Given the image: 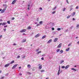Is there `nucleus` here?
Segmentation results:
<instances>
[{
    "mask_svg": "<svg viewBox=\"0 0 79 79\" xmlns=\"http://www.w3.org/2000/svg\"><path fill=\"white\" fill-rule=\"evenodd\" d=\"M73 28V26H72L71 27V29H72Z\"/></svg>",
    "mask_w": 79,
    "mask_h": 79,
    "instance_id": "nucleus-51",
    "label": "nucleus"
},
{
    "mask_svg": "<svg viewBox=\"0 0 79 79\" xmlns=\"http://www.w3.org/2000/svg\"><path fill=\"white\" fill-rule=\"evenodd\" d=\"M52 41V39H51L48 42V44H50Z\"/></svg>",
    "mask_w": 79,
    "mask_h": 79,
    "instance_id": "nucleus-10",
    "label": "nucleus"
},
{
    "mask_svg": "<svg viewBox=\"0 0 79 79\" xmlns=\"http://www.w3.org/2000/svg\"><path fill=\"white\" fill-rule=\"evenodd\" d=\"M69 67V65H68L66 66L65 67V69H68Z\"/></svg>",
    "mask_w": 79,
    "mask_h": 79,
    "instance_id": "nucleus-9",
    "label": "nucleus"
},
{
    "mask_svg": "<svg viewBox=\"0 0 79 79\" xmlns=\"http://www.w3.org/2000/svg\"><path fill=\"white\" fill-rule=\"evenodd\" d=\"M20 58V56H17V58Z\"/></svg>",
    "mask_w": 79,
    "mask_h": 79,
    "instance_id": "nucleus-40",
    "label": "nucleus"
},
{
    "mask_svg": "<svg viewBox=\"0 0 79 79\" xmlns=\"http://www.w3.org/2000/svg\"><path fill=\"white\" fill-rule=\"evenodd\" d=\"M39 23L40 24H43V22L42 21H41Z\"/></svg>",
    "mask_w": 79,
    "mask_h": 79,
    "instance_id": "nucleus-18",
    "label": "nucleus"
},
{
    "mask_svg": "<svg viewBox=\"0 0 79 79\" xmlns=\"http://www.w3.org/2000/svg\"><path fill=\"white\" fill-rule=\"evenodd\" d=\"M75 14H76V12H73V15L74 16V15H75Z\"/></svg>",
    "mask_w": 79,
    "mask_h": 79,
    "instance_id": "nucleus-48",
    "label": "nucleus"
},
{
    "mask_svg": "<svg viewBox=\"0 0 79 79\" xmlns=\"http://www.w3.org/2000/svg\"><path fill=\"white\" fill-rule=\"evenodd\" d=\"M64 61V60H61L60 61V64H62V63H63Z\"/></svg>",
    "mask_w": 79,
    "mask_h": 79,
    "instance_id": "nucleus-22",
    "label": "nucleus"
},
{
    "mask_svg": "<svg viewBox=\"0 0 79 79\" xmlns=\"http://www.w3.org/2000/svg\"><path fill=\"white\" fill-rule=\"evenodd\" d=\"M1 55H4V53H3L2 52H1Z\"/></svg>",
    "mask_w": 79,
    "mask_h": 79,
    "instance_id": "nucleus-44",
    "label": "nucleus"
},
{
    "mask_svg": "<svg viewBox=\"0 0 79 79\" xmlns=\"http://www.w3.org/2000/svg\"><path fill=\"white\" fill-rule=\"evenodd\" d=\"M26 42V39H23V40L22 41V43H24V42Z\"/></svg>",
    "mask_w": 79,
    "mask_h": 79,
    "instance_id": "nucleus-7",
    "label": "nucleus"
},
{
    "mask_svg": "<svg viewBox=\"0 0 79 79\" xmlns=\"http://www.w3.org/2000/svg\"><path fill=\"white\" fill-rule=\"evenodd\" d=\"M60 49H58L56 50L57 52H60Z\"/></svg>",
    "mask_w": 79,
    "mask_h": 79,
    "instance_id": "nucleus-24",
    "label": "nucleus"
},
{
    "mask_svg": "<svg viewBox=\"0 0 79 79\" xmlns=\"http://www.w3.org/2000/svg\"><path fill=\"white\" fill-rule=\"evenodd\" d=\"M70 48H68L66 49V51L67 52H68V51H69V50Z\"/></svg>",
    "mask_w": 79,
    "mask_h": 79,
    "instance_id": "nucleus-14",
    "label": "nucleus"
},
{
    "mask_svg": "<svg viewBox=\"0 0 79 79\" xmlns=\"http://www.w3.org/2000/svg\"><path fill=\"white\" fill-rule=\"evenodd\" d=\"M2 38V35H0V39H1Z\"/></svg>",
    "mask_w": 79,
    "mask_h": 79,
    "instance_id": "nucleus-37",
    "label": "nucleus"
},
{
    "mask_svg": "<svg viewBox=\"0 0 79 79\" xmlns=\"http://www.w3.org/2000/svg\"><path fill=\"white\" fill-rule=\"evenodd\" d=\"M14 19H15V18L14 17H13L12 18V20H13Z\"/></svg>",
    "mask_w": 79,
    "mask_h": 79,
    "instance_id": "nucleus-49",
    "label": "nucleus"
},
{
    "mask_svg": "<svg viewBox=\"0 0 79 79\" xmlns=\"http://www.w3.org/2000/svg\"><path fill=\"white\" fill-rule=\"evenodd\" d=\"M17 1V0H14L13 1L12 4H15V3H16V2Z\"/></svg>",
    "mask_w": 79,
    "mask_h": 79,
    "instance_id": "nucleus-8",
    "label": "nucleus"
},
{
    "mask_svg": "<svg viewBox=\"0 0 79 79\" xmlns=\"http://www.w3.org/2000/svg\"><path fill=\"white\" fill-rule=\"evenodd\" d=\"M13 45H14V46L16 45V44L14 43L13 44Z\"/></svg>",
    "mask_w": 79,
    "mask_h": 79,
    "instance_id": "nucleus-50",
    "label": "nucleus"
},
{
    "mask_svg": "<svg viewBox=\"0 0 79 79\" xmlns=\"http://www.w3.org/2000/svg\"><path fill=\"white\" fill-rule=\"evenodd\" d=\"M42 65L40 66L39 67V69H42Z\"/></svg>",
    "mask_w": 79,
    "mask_h": 79,
    "instance_id": "nucleus-21",
    "label": "nucleus"
},
{
    "mask_svg": "<svg viewBox=\"0 0 79 79\" xmlns=\"http://www.w3.org/2000/svg\"><path fill=\"white\" fill-rule=\"evenodd\" d=\"M40 10H42V8H41V7H40Z\"/></svg>",
    "mask_w": 79,
    "mask_h": 79,
    "instance_id": "nucleus-57",
    "label": "nucleus"
},
{
    "mask_svg": "<svg viewBox=\"0 0 79 79\" xmlns=\"http://www.w3.org/2000/svg\"><path fill=\"white\" fill-rule=\"evenodd\" d=\"M6 28L4 29V31H6Z\"/></svg>",
    "mask_w": 79,
    "mask_h": 79,
    "instance_id": "nucleus-59",
    "label": "nucleus"
},
{
    "mask_svg": "<svg viewBox=\"0 0 79 79\" xmlns=\"http://www.w3.org/2000/svg\"><path fill=\"white\" fill-rule=\"evenodd\" d=\"M22 48H19V50H22Z\"/></svg>",
    "mask_w": 79,
    "mask_h": 79,
    "instance_id": "nucleus-54",
    "label": "nucleus"
},
{
    "mask_svg": "<svg viewBox=\"0 0 79 79\" xmlns=\"http://www.w3.org/2000/svg\"><path fill=\"white\" fill-rule=\"evenodd\" d=\"M15 63V60H12L10 63V64H13Z\"/></svg>",
    "mask_w": 79,
    "mask_h": 79,
    "instance_id": "nucleus-16",
    "label": "nucleus"
},
{
    "mask_svg": "<svg viewBox=\"0 0 79 79\" xmlns=\"http://www.w3.org/2000/svg\"><path fill=\"white\" fill-rule=\"evenodd\" d=\"M56 12L55 11H53L52 12V14H55V13Z\"/></svg>",
    "mask_w": 79,
    "mask_h": 79,
    "instance_id": "nucleus-43",
    "label": "nucleus"
},
{
    "mask_svg": "<svg viewBox=\"0 0 79 79\" xmlns=\"http://www.w3.org/2000/svg\"><path fill=\"white\" fill-rule=\"evenodd\" d=\"M19 75H20V76H21V75H22V74H21V73H19Z\"/></svg>",
    "mask_w": 79,
    "mask_h": 79,
    "instance_id": "nucleus-53",
    "label": "nucleus"
},
{
    "mask_svg": "<svg viewBox=\"0 0 79 79\" xmlns=\"http://www.w3.org/2000/svg\"><path fill=\"white\" fill-rule=\"evenodd\" d=\"M52 31H54L55 30V28H54L52 27Z\"/></svg>",
    "mask_w": 79,
    "mask_h": 79,
    "instance_id": "nucleus-35",
    "label": "nucleus"
},
{
    "mask_svg": "<svg viewBox=\"0 0 79 79\" xmlns=\"http://www.w3.org/2000/svg\"><path fill=\"white\" fill-rule=\"evenodd\" d=\"M27 67H28L29 68H31V65H30V64L28 65Z\"/></svg>",
    "mask_w": 79,
    "mask_h": 79,
    "instance_id": "nucleus-25",
    "label": "nucleus"
},
{
    "mask_svg": "<svg viewBox=\"0 0 79 79\" xmlns=\"http://www.w3.org/2000/svg\"><path fill=\"white\" fill-rule=\"evenodd\" d=\"M41 53V51H40L37 52V54H39V53Z\"/></svg>",
    "mask_w": 79,
    "mask_h": 79,
    "instance_id": "nucleus-28",
    "label": "nucleus"
},
{
    "mask_svg": "<svg viewBox=\"0 0 79 79\" xmlns=\"http://www.w3.org/2000/svg\"><path fill=\"white\" fill-rule=\"evenodd\" d=\"M26 31V30L25 29H23L20 31V32H24Z\"/></svg>",
    "mask_w": 79,
    "mask_h": 79,
    "instance_id": "nucleus-2",
    "label": "nucleus"
},
{
    "mask_svg": "<svg viewBox=\"0 0 79 79\" xmlns=\"http://www.w3.org/2000/svg\"><path fill=\"white\" fill-rule=\"evenodd\" d=\"M2 23V26H4V25H6V23Z\"/></svg>",
    "mask_w": 79,
    "mask_h": 79,
    "instance_id": "nucleus-11",
    "label": "nucleus"
},
{
    "mask_svg": "<svg viewBox=\"0 0 79 79\" xmlns=\"http://www.w3.org/2000/svg\"><path fill=\"white\" fill-rule=\"evenodd\" d=\"M65 10H66V8H63V11H65Z\"/></svg>",
    "mask_w": 79,
    "mask_h": 79,
    "instance_id": "nucleus-30",
    "label": "nucleus"
},
{
    "mask_svg": "<svg viewBox=\"0 0 79 79\" xmlns=\"http://www.w3.org/2000/svg\"><path fill=\"white\" fill-rule=\"evenodd\" d=\"M60 30H61V28H57V31H60Z\"/></svg>",
    "mask_w": 79,
    "mask_h": 79,
    "instance_id": "nucleus-33",
    "label": "nucleus"
},
{
    "mask_svg": "<svg viewBox=\"0 0 79 79\" xmlns=\"http://www.w3.org/2000/svg\"><path fill=\"white\" fill-rule=\"evenodd\" d=\"M58 38H56L54 39V42H57V41H58Z\"/></svg>",
    "mask_w": 79,
    "mask_h": 79,
    "instance_id": "nucleus-4",
    "label": "nucleus"
},
{
    "mask_svg": "<svg viewBox=\"0 0 79 79\" xmlns=\"http://www.w3.org/2000/svg\"><path fill=\"white\" fill-rule=\"evenodd\" d=\"M71 69V70H74V68H72V69Z\"/></svg>",
    "mask_w": 79,
    "mask_h": 79,
    "instance_id": "nucleus-56",
    "label": "nucleus"
},
{
    "mask_svg": "<svg viewBox=\"0 0 79 79\" xmlns=\"http://www.w3.org/2000/svg\"><path fill=\"white\" fill-rule=\"evenodd\" d=\"M79 25L77 24V27H78V28H79Z\"/></svg>",
    "mask_w": 79,
    "mask_h": 79,
    "instance_id": "nucleus-36",
    "label": "nucleus"
},
{
    "mask_svg": "<svg viewBox=\"0 0 79 79\" xmlns=\"http://www.w3.org/2000/svg\"><path fill=\"white\" fill-rule=\"evenodd\" d=\"M39 37V34H37L35 36V37H36V38L37 37Z\"/></svg>",
    "mask_w": 79,
    "mask_h": 79,
    "instance_id": "nucleus-13",
    "label": "nucleus"
},
{
    "mask_svg": "<svg viewBox=\"0 0 79 79\" xmlns=\"http://www.w3.org/2000/svg\"><path fill=\"white\" fill-rule=\"evenodd\" d=\"M4 77H1V79H3V78H4Z\"/></svg>",
    "mask_w": 79,
    "mask_h": 79,
    "instance_id": "nucleus-42",
    "label": "nucleus"
},
{
    "mask_svg": "<svg viewBox=\"0 0 79 79\" xmlns=\"http://www.w3.org/2000/svg\"><path fill=\"white\" fill-rule=\"evenodd\" d=\"M25 57H26V56H22V58H25Z\"/></svg>",
    "mask_w": 79,
    "mask_h": 79,
    "instance_id": "nucleus-19",
    "label": "nucleus"
},
{
    "mask_svg": "<svg viewBox=\"0 0 79 79\" xmlns=\"http://www.w3.org/2000/svg\"><path fill=\"white\" fill-rule=\"evenodd\" d=\"M45 37H46V35L42 37V39H45Z\"/></svg>",
    "mask_w": 79,
    "mask_h": 79,
    "instance_id": "nucleus-20",
    "label": "nucleus"
},
{
    "mask_svg": "<svg viewBox=\"0 0 79 79\" xmlns=\"http://www.w3.org/2000/svg\"><path fill=\"white\" fill-rule=\"evenodd\" d=\"M71 15H70L69 16H68L67 17V18L68 19V18H70V17H71Z\"/></svg>",
    "mask_w": 79,
    "mask_h": 79,
    "instance_id": "nucleus-31",
    "label": "nucleus"
},
{
    "mask_svg": "<svg viewBox=\"0 0 79 79\" xmlns=\"http://www.w3.org/2000/svg\"><path fill=\"white\" fill-rule=\"evenodd\" d=\"M73 21H74V20H75V19H74V18H73Z\"/></svg>",
    "mask_w": 79,
    "mask_h": 79,
    "instance_id": "nucleus-60",
    "label": "nucleus"
},
{
    "mask_svg": "<svg viewBox=\"0 0 79 79\" xmlns=\"http://www.w3.org/2000/svg\"><path fill=\"white\" fill-rule=\"evenodd\" d=\"M56 8V7L52 9L53 10H55Z\"/></svg>",
    "mask_w": 79,
    "mask_h": 79,
    "instance_id": "nucleus-29",
    "label": "nucleus"
},
{
    "mask_svg": "<svg viewBox=\"0 0 79 79\" xmlns=\"http://www.w3.org/2000/svg\"><path fill=\"white\" fill-rule=\"evenodd\" d=\"M37 26H40V24H37Z\"/></svg>",
    "mask_w": 79,
    "mask_h": 79,
    "instance_id": "nucleus-58",
    "label": "nucleus"
},
{
    "mask_svg": "<svg viewBox=\"0 0 79 79\" xmlns=\"http://www.w3.org/2000/svg\"><path fill=\"white\" fill-rule=\"evenodd\" d=\"M60 52L61 53H62L63 52V50H61L60 51Z\"/></svg>",
    "mask_w": 79,
    "mask_h": 79,
    "instance_id": "nucleus-23",
    "label": "nucleus"
},
{
    "mask_svg": "<svg viewBox=\"0 0 79 79\" xmlns=\"http://www.w3.org/2000/svg\"><path fill=\"white\" fill-rule=\"evenodd\" d=\"M31 28H32V27H31L29 26L27 28V29H31Z\"/></svg>",
    "mask_w": 79,
    "mask_h": 79,
    "instance_id": "nucleus-17",
    "label": "nucleus"
},
{
    "mask_svg": "<svg viewBox=\"0 0 79 79\" xmlns=\"http://www.w3.org/2000/svg\"><path fill=\"white\" fill-rule=\"evenodd\" d=\"M76 9H78L79 8L78 6H77L76 8Z\"/></svg>",
    "mask_w": 79,
    "mask_h": 79,
    "instance_id": "nucleus-46",
    "label": "nucleus"
},
{
    "mask_svg": "<svg viewBox=\"0 0 79 79\" xmlns=\"http://www.w3.org/2000/svg\"><path fill=\"white\" fill-rule=\"evenodd\" d=\"M27 74H31V73H30V72H27Z\"/></svg>",
    "mask_w": 79,
    "mask_h": 79,
    "instance_id": "nucleus-26",
    "label": "nucleus"
},
{
    "mask_svg": "<svg viewBox=\"0 0 79 79\" xmlns=\"http://www.w3.org/2000/svg\"><path fill=\"white\" fill-rule=\"evenodd\" d=\"M62 68L63 69L64 68H65V66H62Z\"/></svg>",
    "mask_w": 79,
    "mask_h": 79,
    "instance_id": "nucleus-34",
    "label": "nucleus"
},
{
    "mask_svg": "<svg viewBox=\"0 0 79 79\" xmlns=\"http://www.w3.org/2000/svg\"><path fill=\"white\" fill-rule=\"evenodd\" d=\"M39 51V49H37L36 50V52H38Z\"/></svg>",
    "mask_w": 79,
    "mask_h": 79,
    "instance_id": "nucleus-62",
    "label": "nucleus"
},
{
    "mask_svg": "<svg viewBox=\"0 0 79 79\" xmlns=\"http://www.w3.org/2000/svg\"><path fill=\"white\" fill-rule=\"evenodd\" d=\"M51 24H52V26H54V23H52Z\"/></svg>",
    "mask_w": 79,
    "mask_h": 79,
    "instance_id": "nucleus-38",
    "label": "nucleus"
},
{
    "mask_svg": "<svg viewBox=\"0 0 79 79\" xmlns=\"http://www.w3.org/2000/svg\"><path fill=\"white\" fill-rule=\"evenodd\" d=\"M2 24V23H0V26H1Z\"/></svg>",
    "mask_w": 79,
    "mask_h": 79,
    "instance_id": "nucleus-61",
    "label": "nucleus"
},
{
    "mask_svg": "<svg viewBox=\"0 0 79 79\" xmlns=\"http://www.w3.org/2000/svg\"><path fill=\"white\" fill-rule=\"evenodd\" d=\"M66 1L67 2V3L69 4V2H68V0H66Z\"/></svg>",
    "mask_w": 79,
    "mask_h": 79,
    "instance_id": "nucleus-41",
    "label": "nucleus"
},
{
    "mask_svg": "<svg viewBox=\"0 0 79 79\" xmlns=\"http://www.w3.org/2000/svg\"><path fill=\"white\" fill-rule=\"evenodd\" d=\"M61 43L58 46H57V47H58V48H60V47H61Z\"/></svg>",
    "mask_w": 79,
    "mask_h": 79,
    "instance_id": "nucleus-12",
    "label": "nucleus"
},
{
    "mask_svg": "<svg viewBox=\"0 0 79 79\" xmlns=\"http://www.w3.org/2000/svg\"><path fill=\"white\" fill-rule=\"evenodd\" d=\"M10 63H8L7 64H6L5 66V67H8V66H10Z\"/></svg>",
    "mask_w": 79,
    "mask_h": 79,
    "instance_id": "nucleus-6",
    "label": "nucleus"
},
{
    "mask_svg": "<svg viewBox=\"0 0 79 79\" xmlns=\"http://www.w3.org/2000/svg\"><path fill=\"white\" fill-rule=\"evenodd\" d=\"M73 71H76L77 70L76 69H74V70H73Z\"/></svg>",
    "mask_w": 79,
    "mask_h": 79,
    "instance_id": "nucleus-55",
    "label": "nucleus"
},
{
    "mask_svg": "<svg viewBox=\"0 0 79 79\" xmlns=\"http://www.w3.org/2000/svg\"><path fill=\"white\" fill-rule=\"evenodd\" d=\"M70 45H71V43L69 44L68 45V47H69V46H70Z\"/></svg>",
    "mask_w": 79,
    "mask_h": 79,
    "instance_id": "nucleus-52",
    "label": "nucleus"
},
{
    "mask_svg": "<svg viewBox=\"0 0 79 79\" xmlns=\"http://www.w3.org/2000/svg\"><path fill=\"white\" fill-rule=\"evenodd\" d=\"M7 23L8 24H10V21H7Z\"/></svg>",
    "mask_w": 79,
    "mask_h": 79,
    "instance_id": "nucleus-32",
    "label": "nucleus"
},
{
    "mask_svg": "<svg viewBox=\"0 0 79 79\" xmlns=\"http://www.w3.org/2000/svg\"><path fill=\"white\" fill-rule=\"evenodd\" d=\"M2 19H0V22L1 21H2Z\"/></svg>",
    "mask_w": 79,
    "mask_h": 79,
    "instance_id": "nucleus-63",
    "label": "nucleus"
},
{
    "mask_svg": "<svg viewBox=\"0 0 79 79\" xmlns=\"http://www.w3.org/2000/svg\"><path fill=\"white\" fill-rule=\"evenodd\" d=\"M45 79H49V78L48 77V78H46Z\"/></svg>",
    "mask_w": 79,
    "mask_h": 79,
    "instance_id": "nucleus-64",
    "label": "nucleus"
},
{
    "mask_svg": "<svg viewBox=\"0 0 79 79\" xmlns=\"http://www.w3.org/2000/svg\"><path fill=\"white\" fill-rule=\"evenodd\" d=\"M44 71L45 70H42L41 71V73H44Z\"/></svg>",
    "mask_w": 79,
    "mask_h": 79,
    "instance_id": "nucleus-27",
    "label": "nucleus"
},
{
    "mask_svg": "<svg viewBox=\"0 0 79 79\" xmlns=\"http://www.w3.org/2000/svg\"><path fill=\"white\" fill-rule=\"evenodd\" d=\"M60 66L59 65V70H58V75H59V74H60V73H61V72H62V71H61V72H60Z\"/></svg>",
    "mask_w": 79,
    "mask_h": 79,
    "instance_id": "nucleus-1",
    "label": "nucleus"
},
{
    "mask_svg": "<svg viewBox=\"0 0 79 79\" xmlns=\"http://www.w3.org/2000/svg\"><path fill=\"white\" fill-rule=\"evenodd\" d=\"M73 10V8H71L70 9V11H71V10Z\"/></svg>",
    "mask_w": 79,
    "mask_h": 79,
    "instance_id": "nucleus-45",
    "label": "nucleus"
},
{
    "mask_svg": "<svg viewBox=\"0 0 79 79\" xmlns=\"http://www.w3.org/2000/svg\"><path fill=\"white\" fill-rule=\"evenodd\" d=\"M5 10H6V9H3L2 11L1 12V13H4V12L5 11Z\"/></svg>",
    "mask_w": 79,
    "mask_h": 79,
    "instance_id": "nucleus-5",
    "label": "nucleus"
},
{
    "mask_svg": "<svg viewBox=\"0 0 79 79\" xmlns=\"http://www.w3.org/2000/svg\"><path fill=\"white\" fill-rule=\"evenodd\" d=\"M44 58L43 57L41 58V60H44Z\"/></svg>",
    "mask_w": 79,
    "mask_h": 79,
    "instance_id": "nucleus-47",
    "label": "nucleus"
},
{
    "mask_svg": "<svg viewBox=\"0 0 79 79\" xmlns=\"http://www.w3.org/2000/svg\"><path fill=\"white\" fill-rule=\"evenodd\" d=\"M8 27V26L7 25H6L4 26V28H5V27Z\"/></svg>",
    "mask_w": 79,
    "mask_h": 79,
    "instance_id": "nucleus-39",
    "label": "nucleus"
},
{
    "mask_svg": "<svg viewBox=\"0 0 79 79\" xmlns=\"http://www.w3.org/2000/svg\"><path fill=\"white\" fill-rule=\"evenodd\" d=\"M18 65V64H16L14 65L13 66V67L12 69H15V68H16Z\"/></svg>",
    "mask_w": 79,
    "mask_h": 79,
    "instance_id": "nucleus-3",
    "label": "nucleus"
},
{
    "mask_svg": "<svg viewBox=\"0 0 79 79\" xmlns=\"http://www.w3.org/2000/svg\"><path fill=\"white\" fill-rule=\"evenodd\" d=\"M3 6H5V8H6V7L7 6L6 5V4H3Z\"/></svg>",
    "mask_w": 79,
    "mask_h": 79,
    "instance_id": "nucleus-15",
    "label": "nucleus"
}]
</instances>
